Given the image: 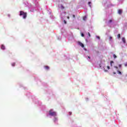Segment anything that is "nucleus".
Masks as SVG:
<instances>
[{
    "label": "nucleus",
    "mask_w": 127,
    "mask_h": 127,
    "mask_svg": "<svg viewBox=\"0 0 127 127\" xmlns=\"http://www.w3.org/2000/svg\"><path fill=\"white\" fill-rule=\"evenodd\" d=\"M19 15H20V16H23V18L24 19H25V18H26V17H27V13L23 11H20Z\"/></svg>",
    "instance_id": "obj_1"
},
{
    "label": "nucleus",
    "mask_w": 127,
    "mask_h": 127,
    "mask_svg": "<svg viewBox=\"0 0 127 127\" xmlns=\"http://www.w3.org/2000/svg\"><path fill=\"white\" fill-rule=\"evenodd\" d=\"M49 115L52 117H55L56 116V112L53 111V110L51 109L49 111Z\"/></svg>",
    "instance_id": "obj_2"
},
{
    "label": "nucleus",
    "mask_w": 127,
    "mask_h": 127,
    "mask_svg": "<svg viewBox=\"0 0 127 127\" xmlns=\"http://www.w3.org/2000/svg\"><path fill=\"white\" fill-rule=\"evenodd\" d=\"M78 44H79V46H81V47H82V48H84V47H85V46H84V44L81 43L80 42H78Z\"/></svg>",
    "instance_id": "obj_3"
},
{
    "label": "nucleus",
    "mask_w": 127,
    "mask_h": 127,
    "mask_svg": "<svg viewBox=\"0 0 127 127\" xmlns=\"http://www.w3.org/2000/svg\"><path fill=\"white\" fill-rule=\"evenodd\" d=\"M1 49H2V50H4V49H5V47H4V45H1Z\"/></svg>",
    "instance_id": "obj_4"
},
{
    "label": "nucleus",
    "mask_w": 127,
    "mask_h": 127,
    "mask_svg": "<svg viewBox=\"0 0 127 127\" xmlns=\"http://www.w3.org/2000/svg\"><path fill=\"white\" fill-rule=\"evenodd\" d=\"M122 12H123V11L121 9L118 10V13L119 14H122Z\"/></svg>",
    "instance_id": "obj_5"
},
{
    "label": "nucleus",
    "mask_w": 127,
    "mask_h": 127,
    "mask_svg": "<svg viewBox=\"0 0 127 127\" xmlns=\"http://www.w3.org/2000/svg\"><path fill=\"white\" fill-rule=\"evenodd\" d=\"M122 41H123V43H126V38H122Z\"/></svg>",
    "instance_id": "obj_6"
},
{
    "label": "nucleus",
    "mask_w": 127,
    "mask_h": 127,
    "mask_svg": "<svg viewBox=\"0 0 127 127\" xmlns=\"http://www.w3.org/2000/svg\"><path fill=\"white\" fill-rule=\"evenodd\" d=\"M45 68L46 70H49V66H45Z\"/></svg>",
    "instance_id": "obj_7"
},
{
    "label": "nucleus",
    "mask_w": 127,
    "mask_h": 127,
    "mask_svg": "<svg viewBox=\"0 0 127 127\" xmlns=\"http://www.w3.org/2000/svg\"><path fill=\"white\" fill-rule=\"evenodd\" d=\"M118 39H120L121 38V34H119L117 36Z\"/></svg>",
    "instance_id": "obj_8"
},
{
    "label": "nucleus",
    "mask_w": 127,
    "mask_h": 127,
    "mask_svg": "<svg viewBox=\"0 0 127 127\" xmlns=\"http://www.w3.org/2000/svg\"><path fill=\"white\" fill-rule=\"evenodd\" d=\"M91 3H92V2L91 1H89L88 3V4L89 5V6L91 7Z\"/></svg>",
    "instance_id": "obj_9"
},
{
    "label": "nucleus",
    "mask_w": 127,
    "mask_h": 127,
    "mask_svg": "<svg viewBox=\"0 0 127 127\" xmlns=\"http://www.w3.org/2000/svg\"><path fill=\"white\" fill-rule=\"evenodd\" d=\"M11 65H12V67H14V66H15V63H12Z\"/></svg>",
    "instance_id": "obj_10"
},
{
    "label": "nucleus",
    "mask_w": 127,
    "mask_h": 127,
    "mask_svg": "<svg viewBox=\"0 0 127 127\" xmlns=\"http://www.w3.org/2000/svg\"><path fill=\"white\" fill-rule=\"evenodd\" d=\"M83 20H86V19H87V16L83 17Z\"/></svg>",
    "instance_id": "obj_11"
},
{
    "label": "nucleus",
    "mask_w": 127,
    "mask_h": 127,
    "mask_svg": "<svg viewBox=\"0 0 127 127\" xmlns=\"http://www.w3.org/2000/svg\"><path fill=\"white\" fill-rule=\"evenodd\" d=\"M113 57L114 58V59H116V58H117V56L116 55H113Z\"/></svg>",
    "instance_id": "obj_12"
},
{
    "label": "nucleus",
    "mask_w": 127,
    "mask_h": 127,
    "mask_svg": "<svg viewBox=\"0 0 127 127\" xmlns=\"http://www.w3.org/2000/svg\"><path fill=\"white\" fill-rule=\"evenodd\" d=\"M118 74H119L120 75H122V72H121L120 71H118Z\"/></svg>",
    "instance_id": "obj_13"
},
{
    "label": "nucleus",
    "mask_w": 127,
    "mask_h": 127,
    "mask_svg": "<svg viewBox=\"0 0 127 127\" xmlns=\"http://www.w3.org/2000/svg\"><path fill=\"white\" fill-rule=\"evenodd\" d=\"M113 39V37L112 36L109 37V40H112Z\"/></svg>",
    "instance_id": "obj_14"
},
{
    "label": "nucleus",
    "mask_w": 127,
    "mask_h": 127,
    "mask_svg": "<svg viewBox=\"0 0 127 127\" xmlns=\"http://www.w3.org/2000/svg\"><path fill=\"white\" fill-rule=\"evenodd\" d=\"M109 22L110 23H111V22H113V20L110 19V20H109Z\"/></svg>",
    "instance_id": "obj_15"
},
{
    "label": "nucleus",
    "mask_w": 127,
    "mask_h": 127,
    "mask_svg": "<svg viewBox=\"0 0 127 127\" xmlns=\"http://www.w3.org/2000/svg\"><path fill=\"white\" fill-rule=\"evenodd\" d=\"M81 36L82 37H84V34L83 33H81Z\"/></svg>",
    "instance_id": "obj_16"
},
{
    "label": "nucleus",
    "mask_w": 127,
    "mask_h": 127,
    "mask_svg": "<svg viewBox=\"0 0 127 127\" xmlns=\"http://www.w3.org/2000/svg\"><path fill=\"white\" fill-rule=\"evenodd\" d=\"M88 36L89 37H91V34L89 33H88Z\"/></svg>",
    "instance_id": "obj_17"
},
{
    "label": "nucleus",
    "mask_w": 127,
    "mask_h": 127,
    "mask_svg": "<svg viewBox=\"0 0 127 127\" xmlns=\"http://www.w3.org/2000/svg\"><path fill=\"white\" fill-rule=\"evenodd\" d=\"M64 23L65 24H66V23H67V22H66V20H64Z\"/></svg>",
    "instance_id": "obj_18"
},
{
    "label": "nucleus",
    "mask_w": 127,
    "mask_h": 127,
    "mask_svg": "<svg viewBox=\"0 0 127 127\" xmlns=\"http://www.w3.org/2000/svg\"><path fill=\"white\" fill-rule=\"evenodd\" d=\"M113 63H114V62H113V61H111V62H110L111 65H112V64H113Z\"/></svg>",
    "instance_id": "obj_19"
},
{
    "label": "nucleus",
    "mask_w": 127,
    "mask_h": 127,
    "mask_svg": "<svg viewBox=\"0 0 127 127\" xmlns=\"http://www.w3.org/2000/svg\"><path fill=\"white\" fill-rule=\"evenodd\" d=\"M119 67H120V68H121V67H122V64H119Z\"/></svg>",
    "instance_id": "obj_20"
},
{
    "label": "nucleus",
    "mask_w": 127,
    "mask_h": 127,
    "mask_svg": "<svg viewBox=\"0 0 127 127\" xmlns=\"http://www.w3.org/2000/svg\"><path fill=\"white\" fill-rule=\"evenodd\" d=\"M69 116H71L72 115V112H69Z\"/></svg>",
    "instance_id": "obj_21"
},
{
    "label": "nucleus",
    "mask_w": 127,
    "mask_h": 127,
    "mask_svg": "<svg viewBox=\"0 0 127 127\" xmlns=\"http://www.w3.org/2000/svg\"><path fill=\"white\" fill-rule=\"evenodd\" d=\"M97 38L98 39H100V37H99V36H97Z\"/></svg>",
    "instance_id": "obj_22"
},
{
    "label": "nucleus",
    "mask_w": 127,
    "mask_h": 127,
    "mask_svg": "<svg viewBox=\"0 0 127 127\" xmlns=\"http://www.w3.org/2000/svg\"><path fill=\"white\" fill-rule=\"evenodd\" d=\"M67 19H70V17L67 16Z\"/></svg>",
    "instance_id": "obj_23"
},
{
    "label": "nucleus",
    "mask_w": 127,
    "mask_h": 127,
    "mask_svg": "<svg viewBox=\"0 0 127 127\" xmlns=\"http://www.w3.org/2000/svg\"><path fill=\"white\" fill-rule=\"evenodd\" d=\"M125 67H127V64H125Z\"/></svg>",
    "instance_id": "obj_24"
},
{
    "label": "nucleus",
    "mask_w": 127,
    "mask_h": 127,
    "mask_svg": "<svg viewBox=\"0 0 127 127\" xmlns=\"http://www.w3.org/2000/svg\"><path fill=\"white\" fill-rule=\"evenodd\" d=\"M72 17H73L74 18H75V15H72Z\"/></svg>",
    "instance_id": "obj_25"
},
{
    "label": "nucleus",
    "mask_w": 127,
    "mask_h": 127,
    "mask_svg": "<svg viewBox=\"0 0 127 127\" xmlns=\"http://www.w3.org/2000/svg\"><path fill=\"white\" fill-rule=\"evenodd\" d=\"M107 68H108V69H110V66H107Z\"/></svg>",
    "instance_id": "obj_26"
},
{
    "label": "nucleus",
    "mask_w": 127,
    "mask_h": 127,
    "mask_svg": "<svg viewBox=\"0 0 127 127\" xmlns=\"http://www.w3.org/2000/svg\"><path fill=\"white\" fill-rule=\"evenodd\" d=\"M88 58L89 59H90L91 58L88 56Z\"/></svg>",
    "instance_id": "obj_27"
},
{
    "label": "nucleus",
    "mask_w": 127,
    "mask_h": 127,
    "mask_svg": "<svg viewBox=\"0 0 127 127\" xmlns=\"http://www.w3.org/2000/svg\"><path fill=\"white\" fill-rule=\"evenodd\" d=\"M115 67L116 68V69H118V66H115Z\"/></svg>",
    "instance_id": "obj_28"
}]
</instances>
